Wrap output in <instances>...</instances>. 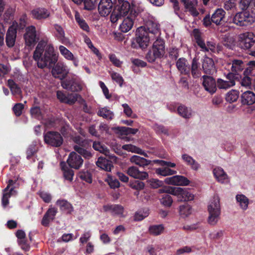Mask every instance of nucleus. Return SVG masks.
<instances>
[{
    "instance_id": "nucleus-1",
    "label": "nucleus",
    "mask_w": 255,
    "mask_h": 255,
    "mask_svg": "<svg viewBox=\"0 0 255 255\" xmlns=\"http://www.w3.org/2000/svg\"><path fill=\"white\" fill-rule=\"evenodd\" d=\"M48 41L47 38L40 40L33 52V58L37 67L41 69H50L58 60V56L54 52L53 45L48 44Z\"/></svg>"
},
{
    "instance_id": "nucleus-2",
    "label": "nucleus",
    "mask_w": 255,
    "mask_h": 255,
    "mask_svg": "<svg viewBox=\"0 0 255 255\" xmlns=\"http://www.w3.org/2000/svg\"><path fill=\"white\" fill-rule=\"evenodd\" d=\"M152 49L149 50L146 55V58L149 62H153L157 58L162 57L165 53V44L160 37L155 38Z\"/></svg>"
},
{
    "instance_id": "nucleus-3",
    "label": "nucleus",
    "mask_w": 255,
    "mask_h": 255,
    "mask_svg": "<svg viewBox=\"0 0 255 255\" xmlns=\"http://www.w3.org/2000/svg\"><path fill=\"white\" fill-rule=\"evenodd\" d=\"M209 216L208 222L211 225H215L220 219L221 207L218 196H214L208 207Z\"/></svg>"
},
{
    "instance_id": "nucleus-4",
    "label": "nucleus",
    "mask_w": 255,
    "mask_h": 255,
    "mask_svg": "<svg viewBox=\"0 0 255 255\" xmlns=\"http://www.w3.org/2000/svg\"><path fill=\"white\" fill-rule=\"evenodd\" d=\"M255 21V16L247 11L237 12L230 17V22L240 26H247Z\"/></svg>"
},
{
    "instance_id": "nucleus-5",
    "label": "nucleus",
    "mask_w": 255,
    "mask_h": 255,
    "mask_svg": "<svg viewBox=\"0 0 255 255\" xmlns=\"http://www.w3.org/2000/svg\"><path fill=\"white\" fill-rule=\"evenodd\" d=\"M155 38H151L145 27H139L136 30V41L142 49L146 48L150 41H154Z\"/></svg>"
},
{
    "instance_id": "nucleus-6",
    "label": "nucleus",
    "mask_w": 255,
    "mask_h": 255,
    "mask_svg": "<svg viewBox=\"0 0 255 255\" xmlns=\"http://www.w3.org/2000/svg\"><path fill=\"white\" fill-rule=\"evenodd\" d=\"M167 192L177 196L180 201H191L194 198V195L190 192L189 188H187L173 187L167 190Z\"/></svg>"
},
{
    "instance_id": "nucleus-7",
    "label": "nucleus",
    "mask_w": 255,
    "mask_h": 255,
    "mask_svg": "<svg viewBox=\"0 0 255 255\" xmlns=\"http://www.w3.org/2000/svg\"><path fill=\"white\" fill-rule=\"evenodd\" d=\"M194 35L197 45L200 47L201 50L205 52L211 51L214 52L216 51V45L213 41H207L205 42L201 37V34L197 29L193 31Z\"/></svg>"
},
{
    "instance_id": "nucleus-8",
    "label": "nucleus",
    "mask_w": 255,
    "mask_h": 255,
    "mask_svg": "<svg viewBox=\"0 0 255 255\" xmlns=\"http://www.w3.org/2000/svg\"><path fill=\"white\" fill-rule=\"evenodd\" d=\"M44 142L54 147L60 146L63 142V139L61 134L58 132L49 131L44 135Z\"/></svg>"
},
{
    "instance_id": "nucleus-9",
    "label": "nucleus",
    "mask_w": 255,
    "mask_h": 255,
    "mask_svg": "<svg viewBox=\"0 0 255 255\" xmlns=\"http://www.w3.org/2000/svg\"><path fill=\"white\" fill-rule=\"evenodd\" d=\"M25 44L27 46H34L39 40L36 35V30L34 26L31 25L26 27L23 35Z\"/></svg>"
},
{
    "instance_id": "nucleus-10",
    "label": "nucleus",
    "mask_w": 255,
    "mask_h": 255,
    "mask_svg": "<svg viewBox=\"0 0 255 255\" xmlns=\"http://www.w3.org/2000/svg\"><path fill=\"white\" fill-rule=\"evenodd\" d=\"M254 35L251 32H245L238 36V41L240 46L244 49L250 48L255 43Z\"/></svg>"
},
{
    "instance_id": "nucleus-11",
    "label": "nucleus",
    "mask_w": 255,
    "mask_h": 255,
    "mask_svg": "<svg viewBox=\"0 0 255 255\" xmlns=\"http://www.w3.org/2000/svg\"><path fill=\"white\" fill-rule=\"evenodd\" d=\"M61 86L66 90L72 92H79L81 91L85 86L83 82L76 80H66L61 82Z\"/></svg>"
},
{
    "instance_id": "nucleus-12",
    "label": "nucleus",
    "mask_w": 255,
    "mask_h": 255,
    "mask_svg": "<svg viewBox=\"0 0 255 255\" xmlns=\"http://www.w3.org/2000/svg\"><path fill=\"white\" fill-rule=\"evenodd\" d=\"M69 72L68 66L63 62H58L53 68L52 74L53 76L60 80L64 79Z\"/></svg>"
},
{
    "instance_id": "nucleus-13",
    "label": "nucleus",
    "mask_w": 255,
    "mask_h": 255,
    "mask_svg": "<svg viewBox=\"0 0 255 255\" xmlns=\"http://www.w3.org/2000/svg\"><path fill=\"white\" fill-rule=\"evenodd\" d=\"M151 38L160 37V31L158 22L155 19H149L144 26Z\"/></svg>"
},
{
    "instance_id": "nucleus-14",
    "label": "nucleus",
    "mask_w": 255,
    "mask_h": 255,
    "mask_svg": "<svg viewBox=\"0 0 255 255\" xmlns=\"http://www.w3.org/2000/svg\"><path fill=\"white\" fill-rule=\"evenodd\" d=\"M18 24L16 22H12V25L8 28L5 37L6 45L9 47H13L14 45L17 35V29Z\"/></svg>"
},
{
    "instance_id": "nucleus-15",
    "label": "nucleus",
    "mask_w": 255,
    "mask_h": 255,
    "mask_svg": "<svg viewBox=\"0 0 255 255\" xmlns=\"http://www.w3.org/2000/svg\"><path fill=\"white\" fill-rule=\"evenodd\" d=\"M235 74L230 72L226 76L225 80L218 79L217 82V85L219 89L226 90L235 85Z\"/></svg>"
},
{
    "instance_id": "nucleus-16",
    "label": "nucleus",
    "mask_w": 255,
    "mask_h": 255,
    "mask_svg": "<svg viewBox=\"0 0 255 255\" xmlns=\"http://www.w3.org/2000/svg\"><path fill=\"white\" fill-rule=\"evenodd\" d=\"M103 208L105 211L110 212L112 215L119 217L124 218L127 215L124 207L121 205H107L104 206Z\"/></svg>"
},
{
    "instance_id": "nucleus-17",
    "label": "nucleus",
    "mask_w": 255,
    "mask_h": 255,
    "mask_svg": "<svg viewBox=\"0 0 255 255\" xmlns=\"http://www.w3.org/2000/svg\"><path fill=\"white\" fill-rule=\"evenodd\" d=\"M165 183L176 186H187L189 184L190 181L185 177L181 175H174L166 178Z\"/></svg>"
},
{
    "instance_id": "nucleus-18",
    "label": "nucleus",
    "mask_w": 255,
    "mask_h": 255,
    "mask_svg": "<svg viewBox=\"0 0 255 255\" xmlns=\"http://www.w3.org/2000/svg\"><path fill=\"white\" fill-rule=\"evenodd\" d=\"M113 3L112 0H100L98 5V11L102 16L108 15L113 9Z\"/></svg>"
},
{
    "instance_id": "nucleus-19",
    "label": "nucleus",
    "mask_w": 255,
    "mask_h": 255,
    "mask_svg": "<svg viewBox=\"0 0 255 255\" xmlns=\"http://www.w3.org/2000/svg\"><path fill=\"white\" fill-rule=\"evenodd\" d=\"M13 181L9 179L8 181V185L3 190V196L2 198V205L3 207H5L8 204V199L11 196L15 194L16 192L12 187H10L11 185L13 184Z\"/></svg>"
},
{
    "instance_id": "nucleus-20",
    "label": "nucleus",
    "mask_w": 255,
    "mask_h": 255,
    "mask_svg": "<svg viewBox=\"0 0 255 255\" xmlns=\"http://www.w3.org/2000/svg\"><path fill=\"white\" fill-rule=\"evenodd\" d=\"M127 173L129 176L134 179L143 180L148 178L147 172L140 171L137 167L134 166L129 167L127 169Z\"/></svg>"
},
{
    "instance_id": "nucleus-21",
    "label": "nucleus",
    "mask_w": 255,
    "mask_h": 255,
    "mask_svg": "<svg viewBox=\"0 0 255 255\" xmlns=\"http://www.w3.org/2000/svg\"><path fill=\"white\" fill-rule=\"evenodd\" d=\"M203 85L206 91L211 94L217 90V84L214 78L210 76H203Z\"/></svg>"
},
{
    "instance_id": "nucleus-22",
    "label": "nucleus",
    "mask_w": 255,
    "mask_h": 255,
    "mask_svg": "<svg viewBox=\"0 0 255 255\" xmlns=\"http://www.w3.org/2000/svg\"><path fill=\"white\" fill-rule=\"evenodd\" d=\"M176 66L182 74L187 75L190 73V65L184 58H179L176 62Z\"/></svg>"
},
{
    "instance_id": "nucleus-23",
    "label": "nucleus",
    "mask_w": 255,
    "mask_h": 255,
    "mask_svg": "<svg viewBox=\"0 0 255 255\" xmlns=\"http://www.w3.org/2000/svg\"><path fill=\"white\" fill-rule=\"evenodd\" d=\"M67 162L71 167L79 169L82 165L83 160L81 157L76 152H72L69 154Z\"/></svg>"
},
{
    "instance_id": "nucleus-24",
    "label": "nucleus",
    "mask_w": 255,
    "mask_h": 255,
    "mask_svg": "<svg viewBox=\"0 0 255 255\" xmlns=\"http://www.w3.org/2000/svg\"><path fill=\"white\" fill-rule=\"evenodd\" d=\"M213 174L217 181L222 184H228L230 182L229 176L221 167L215 168L213 170Z\"/></svg>"
},
{
    "instance_id": "nucleus-25",
    "label": "nucleus",
    "mask_w": 255,
    "mask_h": 255,
    "mask_svg": "<svg viewBox=\"0 0 255 255\" xmlns=\"http://www.w3.org/2000/svg\"><path fill=\"white\" fill-rule=\"evenodd\" d=\"M31 14L33 18L41 20L49 17L50 13L49 10L44 7H37L31 10Z\"/></svg>"
},
{
    "instance_id": "nucleus-26",
    "label": "nucleus",
    "mask_w": 255,
    "mask_h": 255,
    "mask_svg": "<svg viewBox=\"0 0 255 255\" xmlns=\"http://www.w3.org/2000/svg\"><path fill=\"white\" fill-rule=\"evenodd\" d=\"M183 3L185 9L188 10L193 16H197L199 12L197 10L196 7L198 5L197 0H181Z\"/></svg>"
},
{
    "instance_id": "nucleus-27",
    "label": "nucleus",
    "mask_w": 255,
    "mask_h": 255,
    "mask_svg": "<svg viewBox=\"0 0 255 255\" xmlns=\"http://www.w3.org/2000/svg\"><path fill=\"white\" fill-rule=\"evenodd\" d=\"M59 51L61 54L67 60L72 61L73 65L75 67L79 66V59L78 57H75L67 48L63 45H60L59 47Z\"/></svg>"
},
{
    "instance_id": "nucleus-28",
    "label": "nucleus",
    "mask_w": 255,
    "mask_h": 255,
    "mask_svg": "<svg viewBox=\"0 0 255 255\" xmlns=\"http://www.w3.org/2000/svg\"><path fill=\"white\" fill-rule=\"evenodd\" d=\"M226 12L223 8H217L211 16L212 22L216 25L222 24L225 21Z\"/></svg>"
},
{
    "instance_id": "nucleus-29",
    "label": "nucleus",
    "mask_w": 255,
    "mask_h": 255,
    "mask_svg": "<svg viewBox=\"0 0 255 255\" xmlns=\"http://www.w3.org/2000/svg\"><path fill=\"white\" fill-rule=\"evenodd\" d=\"M202 68L206 74L213 73L215 71V67L213 59L208 57H205L202 61Z\"/></svg>"
},
{
    "instance_id": "nucleus-30",
    "label": "nucleus",
    "mask_w": 255,
    "mask_h": 255,
    "mask_svg": "<svg viewBox=\"0 0 255 255\" xmlns=\"http://www.w3.org/2000/svg\"><path fill=\"white\" fill-rule=\"evenodd\" d=\"M241 98V103L243 105H252L255 103V94L251 91L244 92Z\"/></svg>"
},
{
    "instance_id": "nucleus-31",
    "label": "nucleus",
    "mask_w": 255,
    "mask_h": 255,
    "mask_svg": "<svg viewBox=\"0 0 255 255\" xmlns=\"http://www.w3.org/2000/svg\"><path fill=\"white\" fill-rule=\"evenodd\" d=\"M236 200L240 208L243 211H246L249 208L250 200L245 195L239 194L236 196Z\"/></svg>"
},
{
    "instance_id": "nucleus-32",
    "label": "nucleus",
    "mask_w": 255,
    "mask_h": 255,
    "mask_svg": "<svg viewBox=\"0 0 255 255\" xmlns=\"http://www.w3.org/2000/svg\"><path fill=\"white\" fill-rule=\"evenodd\" d=\"M182 159L184 162H185L187 165L190 166L191 168L193 170L197 171L200 168V164L188 154H182Z\"/></svg>"
},
{
    "instance_id": "nucleus-33",
    "label": "nucleus",
    "mask_w": 255,
    "mask_h": 255,
    "mask_svg": "<svg viewBox=\"0 0 255 255\" xmlns=\"http://www.w3.org/2000/svg\"><path fill=\"white\" fill-rule=\"evenodd\" d=\"M178 115L185 119H189L192 116V110L190 108L183 105L179 106L177 108Z\"/></svg>"
},
{
    "instance_id": "nucleus-34",
    "label": "nucleus",
    "mask_w": 255,
    "mask_h": 255,
    "mask_svg": "<svg viewBox=\"0 0 255 255\" xmlns=\"http://www.w3.org/2000/svg\"><path fill=\"white\" fill-rule=\"evenodd\" d=\"M96 164L99 167L107 171H110L112 168L113 167L111 161L102 157H99L96 162Z\"/></svg>"
},
{
    "instance_id": "nucleus-35",
    "label": "nucleus",
    "mask_w": 255,
    "mask_h": 255,
    "mask_svg": "<svg viewBox=\"0 0 255 255\" xmlns=\"http://www.w3.org/2000/svg\"><path fill=\"white\" fill-rule=\"evenodd\" d=\"M133 24V20L131 16L125 18L120 25V29L123 32H127L131 29Z\"/></svg>"
},
{
    "instance_id": "nucleus-36",
    "label": "nucleus",
    "mask_w": 255,
    "mask_h": 255,
    "mask_svg": "<svg viewBox=\"0 0 255 255\" xmlns=\"http://www.w3.org/2000/svg\"><path fill=\"white\" fill-rule=\"evenodd\" d=\"M130 161L132 163L136 164L140 167H145L150 164L151 161L138 155H133L130 158Z\"/></svg>"
},
{
    "instance_id": "nucleus-37",
    "label": "nucleus",
    "mask_w": 255,
    "mask_h": 255,
    "mask_svg": "<svg viewBox=\"0 0 255 255\" xmlns=\"http://www.w3.org/2000/svg\"><path fill=\"white\" fill-rule=\"evenodd\" d=\"M117 9L121 15L124 16L130 11V5L128 1L120 2L117 6Z\"/></svg>"
},
{
    "instance_id": "nucleus-38",
    "label": "nucleus",
    "mask_w": 255,
    "mask_h": 255,
    "mask_svg": "<svg viewBox=\"0 0 255 255\" xmlns=\"http://www.w3.org/2000/svg\"><path fill=\"white\" fill-rule=\"evenodd\" d=\"M56 204L60 209L67 213H71L73 211V207L70 203L64 200H58Z\"/></svg>"
},
{
    "instance_id": "nucleus-39",
    "label": "nucleus",
    "mask_w": 255,
    "mask_h": 255,
    "mask_svg": "<svg viewBox=\"0 0 255 255\" xmlns=\"http://www.w3.org/2000/svg\"><path fill=\"white\" fill-rule=\"evenodd\" d=\"M228 66L229 68L231 67L232 73H238L243 69L244 64L241 60H235L233 61L232 63H229Z\"/></svg>"
},
{
    "instance_id": "nucleus-40",
    "label": "nucleus",
    "mask_w": 255,
    "mask_h": 255,
    "mask_svg": "<svg viewBox=\"0 0 255 255\" xmlns=\"http://www.w3.org/2000/svg\"><path fill=\"white\" fill-rule=\"evenodd\" d=\"M122 148L128 151L136 153L140 155H142L145 157H147V154L144 151L135 145L132 144H125L122 146Z\"/></svg>"
},
{
    "instance_id": "nucleus-41",
    "label": "nucleus",
    "mask_w": 255,
    "mask_h": 255,
    "mask_svg": "<svg viewBox=\"0 0 255 255\" xmlns=\"http://www.w3.org/2000/svg\"><path fill=\"white\" fill-rule=\"evenodd\" d=\"M190 71L194 78L199 77L201 75L199 63L195 58L192 60L191 67L190 66Z\"/></svg>"
},
{
    "instance_id": "nucleus-42",
    "label": "nucleus",
    "mask_w": 255,
    "mask_h": 255,
    "mask_svg": "<svg viewBox=\"0 0 255 255\" xmlns=\"http://www.w3.org/2000/svg\"><path fill=\"white\" fill-rule=\"evenodd\" d=\"M93 147L95 150L100 151L105 155L110 157H113L110 155L109 150L108 148L104 145L102 144L101 142L99 141H95L93 143Z\"/></svg>"
},
{
    "instance_id": "nucleus-43",
    "label": "nucleus",
    "mask_w": 255,
    "mask_h": 255,
    "mask_svg": "<svg viewBox=\"0 0 255 255\" xmlns=\"http://www.w3.org/2000/svg\"><path fill=\"white\" fill-rule=\"evenodd\" d=\"M61 167L63 171V175L64 178L69 181H71L73 180V177L74 176V171L71 169L64 166H66L65 163L61 162L60 163Z\"/></svg>"
},
{
    "instance_id": "nucleus-44",
    "label": "nucleus",
    "mask_w": 255,
    "mask_h": 255,
    "mask_svg": "<svg viewBox=\"0 0 255 255\" xmlns=\"http://www.w3.org/2000/svg\"><path fill=\"white\" fill-rule=\"evenodd\" d=\"M149 232L153 236H158L163 233L164 227L162 225H152L149 228Z\"/></svg>"
},
{
    "instance_id": "nucleus-45",
    "label": "nucleus",
    "mask_w": 255,
    "mask_h": 255,
    "mask_svg": "<svg viewBox=\"0 0 255 255\" xmlns=\"http://www.w3.org/2000/svg\"><path fill=\"white\" fill-rule=\"evenodd\" d=\"M155 172L157 174L163 176L174 175L176 173V171L172 170L167 167L156 168Z\"/></svg>"
},
{
    "instance_id": "nucleus-46",
    "label": "nucleus",
    "mask_w": 255,
    "mask_h": 255,
    "mask_svg": "<svg viewBox=\"0 0 255 255\" xmlns=\"http://www.w3.org/2000/svg\"><path fill=\"white\" fill-rule=\"evenodd\" d=\"M7 85L10 89L11 92L13 95H19L21 94V89L12 80H8Z\"/></svg>"
},
{
    "instance_id": "nucleus-47",
    "label": "nucleus",
    "mask_w": 255,
    "mask_h": 255,
    "mask_svg": "<svg viewBox=\"0 0 255 255\" xmlns=\"http://www.w3.org/2000/svg\"><path fill=\"white\" fill-rule=\"evenodd\" d=\"M98 115L108 120H111L114 117L113 113L107 108L100 109L98 112Z\"/></svg>"
},
{
    "instance_id": "nucleus-48",
    "label": "nucleus",
    "mask_w": 255,
    "mask_h": 255,
    "mask_svg": "<svg viewBox=\"0 0 255 255\" xmlns=\"http://www.w3.org/2000/svg\"><path fill=\"white\" fill-rule=\"evenodd\" d=\"M224 8L225 10L234 11L237 8V0H226L224 2Z\"/></svg>"
},
{
    "instance_id": "nucleus-49",
    "label": "nucleus",
    "mask_w": 255,
    "mask_h": 255,
    "mask_svg": "<svg viewBox=\"0 0 255 255\" xmlns=\"http://www.w3.org/2000/svg\"><path fill=\"white\" fill-rule=\"evenodd\" d=\"M149 215V210L147 209H143L135 213L134 220L136 221L142 220Z\"/></svg>"
},
{
    "instance_id": "nucleus-50",
    "label": "nucleus",
    "mask_w": 255,
    "mask_h": 255,
    "mask_svg": "<svg viewBox=\"0 0 255 255\" xmlns=\"http://www.w3.org/2000/svg\"><path fill=\"white\" fill-rule=\"evenodd\" d=\"M75 17L76 21L80 28L86 32H89L90 28L85 20L81 18L78 13L75 14Z\"/></svg>"
},
{
    "instance_id": "nucleus-51",
    "label": "nucleus",
    "mask_w": 255,
    "mask_h": 255,
    "mask_svg": "<svg viewBox=\"0 0 255 255\" xmlns=\"http://www.w3.org/2000/svg\"><path fill=\"white\" fill-rule=\"evenodd\" d=\"M192 208L188 204H185L180 206L179 208V212L180 215L183 217H186L192 213Z\"/></svg>"
},
{
    "instance_id": "nucleus-52",
    "label": "nucleus",
    "mask_w": 255,
    "mask_h": 255,
    "mask_svg": "<svg viewBox=\"0 0 255 255\" xmlns=\"http://www.w3.org/2000/svg\"><path fill=\"white\" fill-rule=\"evenodd\" d=\"M74 149L85 158L89 159L92 156V153L90 151L85 149L84 147H82L78 145H74Z\"/></svg>"
},
{
    "instance_id": "nucleus-53",
    "label": "nucleus",
    "mask_w": 255,
    "mask_h": 255,
    "mask_svg": "<svg viewBox=\"0 0 255 255\" xmlns=\"http://www.w3.org/2000/svg\"><path fill=\"white\" fill-rule=\"evenodd\" d=\"M238 92L236 90H232L227 94L226 100L227 102L233 103L236 102L238 100Z\"/></svg>"
},
{
    "instance_id": "nucleus-54",
    "label": "nucleus",
    "mask_w": 255,
    "mask_h": 255,
    "mask_svg": "<svg viewBox=\"0 0 255 255\" xmlns=\"http://www.w3.org/2000/svg\"><path fill=\"white\" fill-rule=\"evenodd\" d=\"M54 27L57 32L56 34L58 39L61 40L62 43H64L66 41V39L65 37V33L63 29L61 26L58 24H55Z\"/></svg>"
},
{
    "instance_id": "nucleus-55",
    "label": "nucleus",
    "mask_w": 255,
    "mask_h": 255,
    "mask_svg": "<svg viewBox=\"0 0 255 255\" xmlns=\"http://www.w3.org/2000/svg\"><path fill=\"white\" fill-rule=\"evenodd\" d=\"M105 181L108 183L112 188H118L120 186V182L119 181L109 174H108L107 178L105 179Z\"/></svg>"
},
{
    "instance_id": "nucleus-56",
    "label": "nucleus",
    "mask_w": 255,
    "mask_h": 255,
    "mask_svg": "<svg viewBox=\"0 0 255 255\" xmlns=\"http://www.w3.org/2000/svg\"><path fill=\"white\" fill-rule=\"evenodd\" d=\"M112 79L119 84L120 87H122L124 82V79L122 76L119 74L114 71L110 72Z\"/></svg>"
},
{
    "instance_id": "nucleus-57",
    "label": "nucleus",
    "mask_w": 255,
    "mask_h": 255,
    "mask_svg": "<svg viewBox=\"0 0 255 255\" xmlns=\"http://www.w3.org/2000/svg\"><path fill=\"white\" fill-rule=\"evenodd\" d=\"M30 114L32 118L40 120L42 119V116L41 110L38 107H33L30 109Z\"/></svg>"
},
{
    "instance_id": "nucleus-58",
    "label": "nucleus",
    "mask_w": 255,
    "mask_h": 255,
    "mask_svg": "<svg viewBox=\"0 0 255 255\" xmlns=\"http://www.w3.org/2000/svg\"><path fill=\"white\" fill-rule=\"evenodd\" d=\"M122 107L124 109V113L127 117L133 119L137 118L136 115L133 114L132 109L127 104H123Z\"/></svg>"
},
{
    "instance_id": "nucleus-59",
    "label": "nucleus",
    "mask_w": 255,
    "mask_h": 255,
    "mask_svg": "<svg viewBox=\"0 0 255 255\" xmlns=\"http://www.w3.org/2000/svg\"><path fill=\"white\" fill-rule=\"evenodd\" d=\"M171 197L168 194H164L160 199L161 203L165 206H170L172 203Z\"/></svg>"
},
{
    "instance_id": "nucleus-60",
    "label": "nucleus",
    "mask_w": 255,
    "mask_h": 255,
    "mask_svg": "<svg viewBox=\"0 0 255 255\" xmlns=\"http://www.w3.org/2000/svg\"><path fill=\"white\" fill-rule=\"evenodd\" d=\"M240 84L243 87L250 88L251 86L252 80L250 77L244 75L241 78Z\"/></svg>"
},
{
    "instance_id": "nucleus-61",
    "label": "nucleus",
    "mask_w": 255,
    "mask_h": 255,
    "mask_svg": "<svg viewBox=\"0 0 255 255\" xmlns=\"http://www.w3.org/2000/svg\"><path fill=\"white\" fill-rule=\"evenodd\" d=\"M98 0H84V7L87 10H92L95 8Z\"/></svg>"
},
{
    "instance_id": "nucleus-62",
    "label": "nucleus",
    "mask_w": 255,
    "mask_h": 255,
    "mask_svg": "<svg viewBox=\"0 0 255 255\" xmlns=\"http://www.w3.org/2000/svg\"><path fill=\"white\" fill-rule=\"evenodd\" d=\"M154 130L158 134L168 135V130L167 128L161 125H155L153 127Z\"/></svg>"
},
{
    "instance_id": "nucleus-63",
    "label": "nucleus",
    "mask_w": 255,
    "mask_h": 255,
    "mask_svg": "<svg viewBox=\"0 0 255 255\" xmlns=\"http://www.w3.org/2000/svg\"><path fill=\"white\" fill-rule=\"evenodd\" d=\"M24 109V105L22 103H17L13 107V111L16 116H19L21 115L22 110Z\"/></svg>"
},
{
    "instance_id": "nucleus-64",
    "label": "nucleus",
    "mask_w": 255,
    "mask_h": 255,
    "mask_svg": "<svg viewBox=\"0 0 255 255\" xmlns=\"http://www.w3.org/2000/svg\"><path fill=\"white\" fill-rule=\"evenodd\" d=\"M80 178L88 183H91L92 181L91 174L88 172H81L79 173Z\"/></svg>"
}]
</instances>
